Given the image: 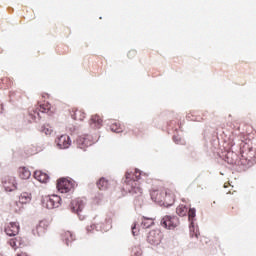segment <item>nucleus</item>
I'll return each mask as SVG.
<instances>
[{
	"mask_svg": "<svg viewBox=\"0 0 256 256\" xmlns=\"http://www.w3.org/2000/svg\"><path fill=\"white\" fill-rule=\"evenodd\" d=\"M154 221L151 218H144L141 222V226L143 229H149L152 225H154Z\"/></svg>",
	"mask_w": 256,
	"mask_h": 256,
	"instance_id": "obj_23",
	"label": "nucleus"
},
{
	"mask_svg": "<svg viewBox=\"0 0 256 256\" xmlns=\"http://www.w3.org/2000/svg\"><path fill=\"white\" fill-rule=\"evenodd\" d=\"M96 185L100 191H107L109 188V180H107L105 177H102L97 181Z\"/></svg>",
	"mask_w": 256,
	"mask_h": 256,
	"instance_id": "obj_16",
	"label": "nucleus"
},
{
	"mask_svg": "<svg viewBox=\"0 0 256 256\" xmlns=\"http://www.w3.org/2000/svg\"><path fill=\"white\" fill-rule=\"evenodd\" d=\"M56 187L62 195L58 196L54 194L46 196L42 201L43 206L46 209H57L58 207H61V201H63V199H71V193H73L74 189V184L71 180L60 178L57 181Z\"/></svg>",
	"mask_w": 256,
	"mask_h": 256,
	"instance_id": "obj_1",
	"label": "nucleus"
},
{
	"mask_svg": "<svg viewBox=\"0 0 256 256\" xmlns=\"http://www.w3.org/2000/svg\"><path fill=\"white\" fill-rule=\"evenodd\" d=\"M35 153H37V150H31L30 152H28V155H35Z\"/></svg>",
	"mask_w": 256,
	"mask_h": 256,
	"instance_id": "obj_31",
	"label": "nucleus"
},
{
	"mask_svg": "<svg viewBox=\"0 0 256 256\" xmlns=\"http://www.w3.org/2000/svg\"><path fill=\"white\" fill-rule=\"evenodd\" d=\"M150 196L152 201H154V203H158L160 207H171L173 206V203H175V199L173 198V195L167 192L159 193V191L154 190L150 192Z\"/></svg>",
	"mask_w": 256,
	"mask_h": 256,
	"instance_id": "obj_3",
	"label": "nucleus"
},
{
	"mask_svg": "<svg viewBox=\"0 0 256 256\" xmlns=\"http://www.w3.org/2000/svg\"><path fill=\"white\" fill-rule=\"evenodd\" d=\"M143 173L139 169H135L134 172H126L124 180V189L128 191L130 195H137L134 200V205L136 207H141L143 205V189L139 186V180L141 179Z\"/></svg>",
	"mask_w": 256,
	"mask_h": 256,
	"instance_id": "obj_2",
	"label": "nucleus"
},
{
	"mask_svg": "<svg viewBox=\"0 0 256 256\" xmlns=\"http://www.w3.org/2000/svg\"><path fill=\"white\" fill-rule=\"evenodd\" d=\"M93 143H95V141H93V136H91L89 134L79 136L76 139L77 147H79V149H83L84 151H85V149H87V147H91V145H93Z\"/></svg>",
	"mask_w": 256,
	"mask_h": 256,
	"instance_id": "obj_6",
	"label": "nucleus"
},
{
	"mask_svg": "<svg viewBox=\"0 0 256 256\" xmlns=\"http://www.w3.org/2000/svg\"><path fill=\"white\" fill-rule=\"evenodd\" d=\"M55 143L58 149H69L71 147V137L69 135H61L56 140Z\"/></svg>",
	"mask_w": 256,
	"mask_h": 256,
	"instance_id": "obj_9",
	"label": "nucleus"
},
{
	"mask_svg": "<svg viewBox=\"0 0 256 256\" xmlns=\"http://www.w3.org/2000/svg\"><path fill=\"white\" fill-rule=\"evenodd\" d=\"M17 256H27V253L21 252V253H18Z\"/></svg>",
	"mask_w": 256,
	"mask_h": 256,
	"instance_id": "obj_32",
	"label": "nucleus"
},
{
	"mask_svg": "<svg viewBox=\"0 0 256 256\" xmlns=\"http://www.w3.org/2000/svg\"><path fill=\"white\" fill-rule=\"evenodd\" d=\"M163 239V234H161V230H152L148 233L147 242L154 247L157 245H161V240Z\"/></svg>",
	"mask_w": 256,
	"mask_h": 256,
	"instance_id": "obj_7",
	"label": "nucleus"
},
{
	"mask_svg": "<svg viewBox=\"0 0 256 256\" xmlns=\"http://www.w3.org/2000/svg\"><path fill=\"white\" fill-rule=\"evenodd\" d=\"M15 240V243L17 245V248L18 247H21V238H13Z\"/></svg>",
	"mask_w": 256,
	"mask_h": 256,
	"instance_id": "obj_30",
	"label": "nucleus"
},
{
	"mask_svg": "<svg viewBox=\"0 0 256 256\" xmlns=\"http://www.w3.org/2000/svg\"><path fill=\"white\" fill-rule=\"evenodd\" d=\"M228 163H230V165H233L234 162L233 161H230V162L228 161Z\"/></svg>",
	"mask_w": 256,
	"mask_h": 256,
	"instance_id": "obj_35",
	"label": "nucleus"
},
{
	"mask_svg": "<svg viewBox=\"0 0 256 256\" xmlns=\"http://www.w3.org/2000/svg\"><path fill=\"white\" fill-rule=\"evenodd\" d=\"M0 113H3V104L0 102Z\"/></svg>",
	"mask_w": 256,
	"mask_h": 256,
	"instance_id": "obj_34",
	"label": "nucleus"
},
{
	"mask_svg": "<svg viewBox=\"0 0 256 256\" xmlns=\"http://www.w3.org/2000/svg\"><path fill=\"white\" fill-rule=\"evenodd\" d=\"M19 202L22 203V205H25L27 203L31 202V194L24 192L19 197Z\"/></svg>",
	"mask_w": 256,
	"mask_h": 256,
	"instance_id": "obj_21",
	"label": "nucleus"
},
{
	"mask_svg": "<svg viewBox=\"0 0 256 256\" xmlns=\"http://www.w3.org/2000/svg\"><path fill=\"white\" fill-rule=\"evenodd\" d=\"M62 240L64 241V243H66L67 246H69L72 241H75V236H73V233H71L70 231H66L62 233Z\"/></svg>",
	"mask_w": 256,
	"mask_h": 256,
	"instance_id": "obj_17",
	"label": "nucleus"
},
{
	"mask_svg": "<svg viewBox=\"0 0 256 256\" xmlns=\"http://www.w3.org/2000/svg\"><path fill=\"white\" fill-rule=\"evenodd\" d=\"M51 109V104H48L47 106H45V104L40 105V108L34 110L33 112H30V117H32L33 121H39V119H41V115L40 113H49V110Z\"/></svg>",
	"mask_w": 256,
	"mask_h": 256,
	"instance_id": "obj_11",
	"label": "nucleus"
},
{
	"mask_svg": "<svg viewBox=\"0 0 256 256\" xmlns=\"http://www.w3.org/2000/svg\"><path fill=\"white\" fill-rule=\"evenodd\" d=\"M188 220L190 223L189 229H190V237H196V239H199V227L195 226V221H197V219L195 217H197V209L195 208H190L188 210Z\"/></svg>",
	"mask_w": 256,
	"mask_h": 256,
	"instance_id": "obj_4",
	"label": "nucleus"
},
{
	"mask_svg": "<svg viewBox=\"0 0 256 256\" xmlns=\"http://www.w3.org/2000/svg\"><path fill=\"white\" fill-rule=\"evenodd\" d=\"M131 55H135V51H130V52L128 53V57H131Z\"/></svg>",
	"mask_w": 256,
	"mask_h": 256,
	"instance_id": "obj_33",
	"label": "nucleus"
},
{
	"mask_svg": "<svg viewBox=\"0 0 256 256\" xmlns=\"http://www.w3.org/2000/svg\"><path fill=\"white\" fill-rule=\"evenodd\" d=\"M188 208L187 206L181 204L176 208V213L179 215V217H185L188 213Z\"/></svg>",
	"mask_w": 256,
	"mask_h": 256,
	"instance_id": "obj_20",
	"label": "nucleus"
},
{
	"mask_svg": "<svg viewBox=\"0 0 256 256\" xmlns=\"http://www.w3.org/2000/svg\"><path fill=\"white\" fill-rule=\"evenodd\" d=\"M18 173L20 179H29L31 177V171L25 167H20Z\"/></svg>",
	"mask_w": 256,
	"mask_h": 256,
	"instance_id": "obj_18",
	"label": "nucleus"
},
{
	"mask_svg": "<svg viewBox=\"0 0 256 256\" xmlns=\"http://www.w3.org/2000/svg\"><path fill=\"white\" fill-rule=\"evenodd\" d=\"M160 225L165 229H175L179 225V218L177 216H164Z\"/></svg>",
	"mask_w": 256,
	"mask_h": 256,
	"instance_id": "obj_8",
	"label": "nucleus"
},
{
	"mask_svg": "<svg viewBox=\"0 0 256 256\" xmlns=\"http://www.w3.org/2000/svg\"><path fill=\"white\" fill-rule=\"evenodd\" d=\"M173 141L176 143V145H182L183 143L181 142V137L179 136H173Z\"/></svg>",
	"mask_w": 256,
	"mask_h": 256,
	"instance_id": "obj_28",
	"label": "nucleus"
},
{
	"mask_svg": "<svg viewBox=\"0 0 256 256\" xmlns=\"http://www.w3.org/2000/svg\"><path fill=\"white\" fill-rule=\"evenodd\" d=\"M41 132L45 133V135H51L53 133V128H51V126H49V125L42 126Z\"/></svg>",
	"mask_w": 256,
	"mask_h": 256,
	"instance_id": "obj_24",
	"label": "nucleus"
},
{
	"mask_svg": "<svg viewBox=\"0 0 256 256\" xmlns=\"http://www.w3.org/2000/svg\"><path fill=\"white\" fill-rule=\"evenodd\" d=\"M84 117H85V113H83L79 110H77L74 114V119H76L78 121H83Z\"/></svg>",
	"mask_w": 256,
	"mask_h": 256,
	"instance_id": "obj_25",
	"label": "nucleus"
},
{
	"mask_svg": "<svg viewBox=\"0 0 256 256\" xmlns=\"http://www.w3.org/2000/svg\"><path fill=\"white\" fill-rule=\"evenodd\" d=\"M77 126H75V125H69L68 127H67V130L73 135V134H75V133H77Z\"/></svg>",
	"mask_w": 256,
	"mask_h": 256,
	"instance_id": "obj_26",
	"label": "nucleus"
},
{
	"mask_svg": "<svg viewBox=\"0 0 256 256\" xmlns=\"http://www.w3.org/2000/svg\"><path fill=\"white\" fill-rule=\"evenodd\" d=\"M33 235H38L41 237L45 233V226H43V222H40L36 227L32 230Z\"/></svg>",
	"mask_w": 256,
	"mask_h": 256,
	"instance_id": "obj_19",
	"label": "nucleus"
},
{
	"mask_svg": "<svg viewBox=\"0 0 256 256\" xmlns=\"http://www.w3.org/2000/svg\"><path fill=\"white\" fill-rule=\"evenodd\" d=\"M8 243H9V245H10V247H12V249H17V244H16V242H15V239H10L9 241H8Z\"/></svg>",
	"mask_w": 256,
	"mask_h": 256,
	"instance_id": "obj_29",
	"label": "nucleus"
},
{
	"mask_svg": "<svg viewBox=\"0 0 256 256\" xmlns=\"http://www.w3.org/2000/svg\"><path fill=\"white\" fill-rule=\"evenodd\" d=\"M106 227L102 224H92L87 227V233H95V231H109L111 229V218L106 219Z\"/></svg>",
	"mask_w": 256,
	"mask_h": 256,
	"instance_id": "obj_10",
	"label": "nucleus"
},
{
	"mask_svg": "<svg viewBox=\"0 0 256 256\" xmlns=\"http://www.w3.org/2000/svg\"><path fill=\"white\" fill-rule=\"evenodd\" d=\"M103 125V120L98 115H94L90 119V127L92 129H101V126Z\"/></svg>",
	"mask_w": 256,
	"mask_h": 256,
	"instance_id": "obj_14",
	"label": "nucleus"
},
{
	"mask_svg": "<svg viewBox=\"0 0 256 256\" xmlns=\"http://www.w3.org/2000/svg\"><path fill=\"white\" fill-rule=\"evenodd\" d=\"M34 178L37 179L40 183H47L49 181V174L42 171H35Z\"/></svg>",
	"mask_w": 256,
	"mask_h": 256,
	"instance_id": "obj_15",
	"label": "nucleus"
},
{
	"mask_svg": "<svg viewBox=\"0 0 256 256\" xmlns=\"http://www.w3.org/2000/svg\"><path fill=\"white\" fill-rule=\"evenodd\" d=\"M5 191H15L17 189V182L14 177H6L2 181Z\"/></svg>",
	"mask_w": 256,
	"mask_h": 256,
	"instance_id": "obj_12",
	"label": "nucleus"
},
{
	"mask_svg": "<svg viewBox=\"0 0 256 256\" xmlns=\"http://www.w3.org/2000/svg\"><path fill=\"white\" fill-rule=\"evenodd\" d=\"M70 209L72 213H76L81 221L85 219V216H81V212L85 209V201L81 198L72 200L70 203Z\"/></svg>",
	"mask_w": 256,
	"mask_h": 256,
	"instance_id": "obj_5",
	"label": "nucleus"
},
{
	"mask_svg": "<svg viewBox=\"0 0 256 256\" xmlns=\"http://www.w3.org/2000/svg\"><path fill=\"white\" fill-rule=\"evenodd\" d=\"M19 223L17 222H10L9 225L5 228V233L8 237H15V235L19 234Z\"/></svg>",
	"mask_w": 256,
	"mask_h": 256,
	"instance_id": "obj_13",
	"label": "nucleus"
},
{
	"mask_svg": "<svg viewBox=\"0 0 256 256\" xmlns=\"http://www.w3.org/2000/svg\"><path fill=\"white\" fill-rule=\"evenodd\" d=\"M132 235H133L134 237H137V235H139V231L137 230V225H136V224H134V225L132 226Z\"/></svg>",
	"mask_w": 256,
	"mask_h": 256,
	"instance_id": "obj_27",
	"label": "nucleus"
},
{
	"mask_svg": "<svg viewBox=\"0 0 256 256\" xmlns=\"http://www.w3.org/2000/svg\"><path fill=\"white\" fill-rule=\"evenodd\" d=\"M110 130L112 133H123V127H121V124L114 122L110 125Z\"/></svg>",
	"mask_w": 256,
	"mask_h": 256,
	"instance_id": "obj_22",
	"label": "nucleus"
}]
</instances>
